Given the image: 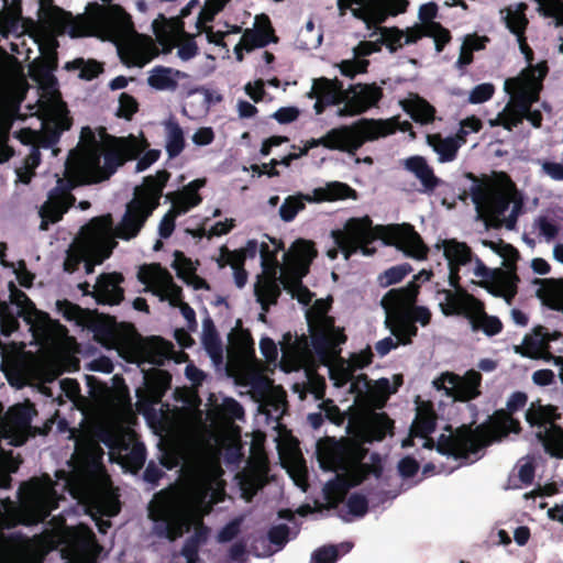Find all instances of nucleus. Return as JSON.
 Here are the masks:
<instances>
[{"label":"nucleus","instance_id":"nucleus-1","mask_svg":"<svg viewBox=\"0 0 563 563\" xmlns=\"http://www.w3.org/2000/svg\"><path fill=\"white\" fill-rule=\"evenodd\" d=\"M435 247L443 250L449 267V285L453 288L438 290V294L443 296L440 307L445 316L490 317L485 312L484 303L460 285V272L463 267L487 282L490 294L503 297L508 305L511 303L517 295L518 276L504 273L501 269H489L465 242L445 239L438 242Z\"/></svg>","mask_w":563,"mask_h":563},{"label":"nucleus","instance_id":"nucleus-2","mask_svg":"<svg viewBox=\"0 0 563 563\" xmlns=\"http://www.w3.org/2000/svg\"><path fill=\"white\" fill-rule=\"evenodd\" d=\"M465 177L473 181L470 196L485 223L494 229L505 227L514 230L522 209V200L516 199V185L510 176L499 172L495 180H481L473 173H466Z\"/></svg>","mask_w":563,"mask_h":563},{"label":"nucleus","instance_id":"nucleus-3","mask_svg":"<svg viewBox=\"0 0 563 563\" xmlns=\"http://www.w3.org/2000/svg\"><path fill=\"white\" fill-rule=\"evenodd\" d=\"M317 452L324 471L345 473L353 487L361 485L369 475L379 478L383 474L379 454L372 453L371 463H364L368 449L356 441L327 437L319 441Z\"/></svg>","mask_w":563,"mask_h":563},{"label":"nucleus","instance_id":"nucleus-4","mask_svg":"<svg viewBox=\"0 0 563 563\" xmlns=\"http://www.w3.org/2000/svg\"><path fill=\"white\" fill-rule=\"evenodd\" d=\"M170 178L166 169L144 177L142 185L134 189L133 198L125 205L124 213L117 225L112 223L113 239L130 241L135 239L146 221L158 208L164 188Z\"/></svg>","mask_w":563,"mask_h":563},{"label":"nucleus","instance_id":"nucleus-5","mask_svg":"<svg viewBox=\"0 0 563 563\" xmlns=\"http://www.w3.org/2000/svg\"><path fill=\"white\" fill-rule=\"evenodd\" d=\"M20 503L8 499L1 518V526L12 529L20 525L34 526L46 520L58 508V497L54 489L43 486L37 478L23 482L18 492Z\"/></svg>","mask_w":563,"mask_h":563},{"label":"nucleus","instance_id":"nucleus-6","mask_svg":"<svg viewBox=\"0 0 563 563\" xmlns=\"http://www.w3.org/2000/svg\"><path fill=\"white\" fill-rule=\"evenodd\" d=\"M394 120H375L362 118L350 125H341L328 131L322 137L310 139L305 145L311 148L323 146L331 151L355 155L368 141H375L396 132Z\"/></svg>","mask_w":563,"mask_h":563},{"label":"nucleus","instance_id":"nucleus-7","mask_svg":"<svg viewBox=\"0 0 563 563\" xmlns=\"http://www.w3.org/2000/svg\"><path fill=\"white\" fill-rule=\"evenodd\" d=\"M549 74L547 60L538 63L537 67L523 68L516 77L506 79L505 90L516 91V108L521 118L528 120L536 129L542 126L543 115L540 110L532 109V104L540 100L543 81Z\"/></svg>","mask_w":563,"mask_h":563},{"label":"nucleus","instance_id":"nucleus-8","mask_svg":"<svg viewBox=\"0 0 563 563\" xmlns=\"http://www.w3.org/2000/svg\"><path fill=\"white\" fill-rule=\"evenodd\" d=\"M87 327L93 333V340L109 350L133 351L142 342V335L130 322H118V319H66Z\"/></svg>","mask_w":563,"mask_h":563},{"label":"nucleus","instance_id":"nucleus-9","mask_svg":"<svg viewBox=\"0 0 563 563\" xmlns=\"http://www.w3.org/2000/svg\"><path fill=\"white\" fill-rule=\"evenodd\" d=\"M81 185H86L82 178L75 170L65 166L64 176L57 178L55 187L48 191L46 201L38 210L40 230L46 231L49 224L57 223L63 219L76 202L73 190Z\"/></svg>","mask_w":563,"mask_h":563},{"label":"nucleus","instance_id":"nucleus-10","mask_svg":"<svg viewBox=\"0 0 563 563\" xmlns=\"http://www.w3.org/2000/svg\"><path fill=\"white\" fill-rule=\"evenodd\" d=\"M87 7L88 19L103 38L119 41L133 31L131 15L119 4H112V0H101Z\"/></svg>","mask_w":563,"mask_h":563},{"label":"nucleus","instance_id":"nucleus-11","mask_svg":"<svg viewBox=\"0 0 563 563\" xmlns=\"http://www.w3.org/2000/svg\"><path fill=\"white\" fill-rule=\"evenodd\" d=\"M445 430L450 434H440L437 442L429 435L424 437L422 446L428 450L435 449L440 454L455 459H468L483 446L481 439L468 426L463 424L454 432L451 426H446Z\"/></svg>","mask_w":563,"mask_h":563},{"label":"nucleus","instance_id":"nucleus-12","mask_svg":"<svg viewBox=\"0 0 563 563\" xmlns=\"http://www.w3.org/2000/svg\"><path fill=\"white\" fill-rule=\"evenodd\" d=\"M332 238L346 260L357 252L364 255H372L375 252L374 249L368 247L374 240L372 220L368 216L351 218L343 230L332 231Z\"/></svg>","mask_w":563,"mask_h":563},{"label":"nucleus","instance_id":"nucleus-13","mask_svg":"<svg viewBox=\"0 0 563 563\" xmlns=\"http://www.w3.org/2000/svg\"><path fill=\"white\" fill-rule=\"evenodd\" d=\"M419 292L420 285L416 282L389 289L380 300L385 317H431L427 307L418 305Z\"/></svg>","mask_w":563,"mask_h":563},{"label":"nucleus","instance_id":"nucleus-14","mask_svg":"<svg viewBox=\"0 0 563 563\" xmlns=\"http://www.w3.org/2000/svg\"><path fill=\"white\" fill-rule=\"evenodd\" d=\"M139 280L170 306L183 305V289L174 283L170 273L159 263L143 264L137 272Z\"/></svg>","mask_w":563,"mask_h":563},{"label":"nucleus","instance_id":"nucleus-15","mask_svg":"<svg viewBox=\"0 0 563 563\" xmlns=\"http://www.w3.org/2000/svg\"><path fill=\"white\" fill-rule=\"evenodd\" d=\"M35 413L34 405L29 401L10 407L0 424L2 438L13 446L23 445Z\"/></svg>","mask_w":563,"mask_h":563},{"label":"nucleus","instance_id":"nucleus-16","mask_svg":"<svg viewBox=\"0 0 563 563\" xmlns=\"http://www.w3.org/2000/svg\"><path fill=\"white\" fill-rule=\"evenodd\" d=\"M384 96L383 88L373 84L351 85L345 90V101L339 108V117H354L376 107Z\"/></svg>","mask_w":563,"mask_h":563},{"label":"nucleus","instance_id":"nucleus-17","mask_svg":"<svg viewBox=\"0 0 563 563\" xmlns=\"http://www.w3.org/2000/svg\"><path fill=\"white\" fill-rule=\"evenodd\" d=\"M361 7L354 10V15L366 24L372 25L384 23L388 15L405 13L409 7V0H354Z\"/></svg>","mask_w":563,"mask_h":563},{"label":"nucleus","instance_id":"nucleus-18","mask_svg":"<svg viewBox=\"0 0 563 563\" xmlns=\"http://www.w3.org/2000/svg\"><path fill=\"white\" fill-rule=\"evenodd\" d=\"M386 243L417 260L427 258L429 252L420 234L409 223L388 225L386 228Z\"/></svg>","mask_w":563,"mask_h":563},{"label":"nucleus","instance_id":"nucleus-19","mask_svg":"<svg viewBox=\"0 0 563 563\" xmlns=\"http://www.w3.org/2000/svg\"><path fill=\"white\" fill-rule=\"evenodd\" d=\"M99 231L95 232L91 241L88 242L87 256L85 258L84 266L86 274H91L96 265L102 264L109 258L117 247L118 242L113 239L112 231V214L110 219L99 223Z\"/></svg>","mask_w":563,"mask_h":563},{"label":"nucleus","instance_id":"nucleus-20","mask_svg":"<svg viewBox=\"0 0 563 563\" xmlns=\"http://www.w3.org/2000/svg\"><path fill=\"white\" fill-rule=\"evenodd\" d=\"M101 157L102 144L97 140L91 128L84 126L80 132L78 150L70 152L65 166L77 172L79 167L86 164V168L91 170L98 167Z\"/></svg>","mask_w":563,"mask_h":563},{"label":"nucleus","instance_id":"nucleus-21","mask_svg":"<svg viewBox=\"0 0 563 563\" xmlns=\"http://www.w3.org/2000/svg\"><path fill=\"white\" fill-rule=\"evenodd\" d=\"M110 219V213H106L99 217L92 218L88 223L81 227L79 232V238L69 245L66 251V256L64 260V271L73 274L79 269V266L82 264L87 256L88 242L92 240L95 232L99 231V223L107 221Z\"/></svg>","mask_w":563,"mask_h":563},{"label":"nucleus","instance_id":"nucleus-22","mask_svg":"<svg viewBox=\"0 0 563 563\" xmlns=\"http://www.w3.org/2000/svg\"><path fill=\"white\" fill-rule=\"evenodd\" d=\"M102 156L104 159L103 166L100 165L101 158H99L96 169L90 170L86 168V164L77 169V175L82 178L86 185L98 184L109 179L129 158L124 148L115 146L109 147L106 151L102 150Z\"/></svg>","mask_w":563,"mask_h":563},{"label":"nucleus","instance_id":"nucleus-23","mask_svg":"<svg viewBox=\"0 0 563 563\" xmlns=\"http://www.w3.org/2000/svg\"><path fill=\"white\" fill-rule=\"evenodd\" d=\"M431 319H385V324L390 329L391 333L397 338L395 342L391 338H385L378 341L375 345L377 353L380 356H385L398 343L407 344L411 342V338L417 334L418 328L416 325L419 322L422 327L429 324Z\"/></svg>","mask_w":563,"mask_h":563},{"label":"nucleus","instance_id":"nucleus-24","mask_svg":"<svg viewBox=\"0 0 563 563\" xmlns=\"http://www.w3.org/2000/svg\"><path fill=\"white\" fill-rule=\"evenodd\" d=\"M311 329L314 323L323 321L325 325L333 327L335 319H306ZM346 335L343 329H334L327 332H317L311 334V346L316 354L321 358H328L331 355L340 353V345L345 343Z\"/></svg>","mask_w":563,"mask_h":563},{"label":"nucleus","instance_id":"nucleus-25","mask_svg":"<svg viewBox=\"0 0 563 563\" xmlns=\"http://www.w3.org/2000/svg\"><path fill=\"white\" fill-rule=\"evenodd\" d=\"M124 276L119 272L102 273L92 287V297L99 305L115 306L124 299Z\"/></svg>","mask_w":563,"mask_h":563},{"label":"nucleus","instance_id":"nucleus-26","mask_svg":"<svg viewBox=\"0 0 563 563\" xmlns=\"http://www.w3.org/2000/svg\"><path fill=\"white\" fill-rule=\"evenodd\" d=\"M482 375L478 372L470 371L465 378L460 380L459 377L451 373L442 374V376L434 380V385L438 389L444 387V383L448 382L452 385L453 397L459 401H470L479 396Z\"/></svg>","mask_w":563,"mask_h":563},{"label":"nucleus","instance_id":"nucleus-27","mask_svg":"<svg viewBox=\"0 0 563 563\" xmlns=\"http://www.w3.org/2000/svg\"><path fill=\"white\" fill-rule=\"evenodd\" d=\"M317 255L318 252L312 241L298 239L284 256L287 267L291 269L290 274L307 275Z\"/></svg>","mask_w":563,"mask_h":563},{"label":"nucleus","instance_id":"nucleus-28","mask_svg":"<svg viewBox=\"0 0 563 563\" xmlns=\"http://www.w3.org/2000/svg\"><path fill=\"white\" fill-rule=\"evenodd\" d=\"M404 32L405 45L415 44L423 36L431 37L438 53H441L452 40L451 32L440 22H431L426 25L416 24Z\"/></svg>","mask_w":563,"mask_h":563},{"label":"nucleus","instance_id":"nucleus-29","mask_svg":"<svg viewBox=\"0 0 563 563\" xmlns=\"http://www.w3.org/2000/svg\"><path fill=\"white\" fill-rule=\"evenodd\" d=\"M254 356V342L250 332L241 330L229 336L228 364L241 366Z\"/></svg>","mask_w":563,"mask_h":563},{"label":"nucleus","instance_id":"nucleus-30","mask_svg":"<svg viewBox=\"0 0 563 563\" xmlns=\"http://www.w3.org/2000/svg\"><path fill=\"white\" fill-rule=\"evenodd\" d=\"M156 529L159 536L170 541L181 537L186 529L184 518L168 506L162 507L155 515Z\"/></svg>","mask_w":563,"mask_h":563},{"label":"nucleus","instance_id":"nucleus-31","mask_svg":"<svg viewBox=\"0 0 563 563\" xmlns=\"http://www.w3.org/2000/svg\"><path fill=\"white\" fill-rule=\"evenodd\" d=\"M537 297L548 308L563 312V278H536Z\"/></svg>","mask_w":563,"mask_h":563},{"label":"nucleus","instance_id":"nucleus-32","mask_svg":"<svg viewBox=\"0 0 563 563\" xmlns=\"http://www.w3.org/2000/svg\"><path fill=\"white\" fill-rule=\"evenodd\" d=\"M416 404L417 413L411 427V433L416 437L424 438L435 430L438 416L432 401L421 400L418 396Z\"/></svg>","mask_w":563,"mask_h":563},{"label":"nucleus","instance_id":"nucleus-33","mask_svg":"<svg viewBox=\"0 0 563 563\" xmlns=\"http://www.w3.org/2000/svg\"><path fill=\"white\" fill-rule=\"evenodd\" d=\"M394 421L386 412L374 413L363 426L362 437L365 442L382 441L393 434Z\"/></svg>","mask_w":563,"mask_h":563},{"label":"nucleus","instance_id":"nucleus-34","mask_svg":"<svg viewBox=\"0 0 563 563\" xmlns=\"http://www.w3.org/2000/svg\"><path fill=\"white\" fill-rule=\"evenodd\" d=\"M188 78L185 71L166 66H155L147 78V84L156 90L175 91L178 87V79Z\"/></svg>","mask_w":563,"mask_h":563},{"label":"nucleus","instance_id":"nucleus-35","mask_svg":"<svg viewBox=\"0 0 563 563\" xmlns=\"http://www.w3.org/2000/svg\"><path fill=\"white\" fill-rule=\"evenodd\" d=\"M405 168L412 173L422 184L423 190L432 192L440 185V179L434 175L422 156H411L405 161Z\"/></svg>","mask_w":563,"mask_h":563},{"label":"nucleus","instance_id":"nucleus-36","mask_svg":"<svg viewBox=\"0 0 563 563\" xmlns=\"http://www.w3.org/2000/svg\"><path fill=\"white\" fill-rule=\"evenodd\" d=\"M282 287L283 285L276 280H256L254 295L262 307V312H260L257 317H266L269 307L277 303L282 294Z\"/></svg>","mask_w":563,"mask_h":563},{"label":"nucleus","instance_id":"nucleus-37","mask_svg":"<svg viewBox=\"0 0 563 563\" xmlns=\"http://www.w3.org/2000/svg\"><path fill=\"white\" fill-rule=\"evenodd\" d=\"M289 537V527L285 523H280L277 526H273L268 532L267 538L261 537L260 539H256L253 544V551L257 556H265L271 555L272 551L266 545V542L276 545L279 549L284 548L285 544L288 542Z\"/></svg>","mask_w":563,"mask_h":563},{"label":"nucleus","instance_id":"nucleus-38","mask_svg":"<svg viewBox=\"0 0 563 563\" xmlns=\"http://www.w3.org/2000/svg\"><path fill=\"white\" fill-rule=\"evenodd\" d=\"M561 418L558 407L542 405L541 400L532 401L526 411V420L531 427L545 428L549 422Z\"/></svg>","mask_w":563,"mask_h":563},{"label":"nucleus","instance_id":"nucleus-39","mask_svg":"<svg viewBox=\"0 0 563 563\" xmlns=\"http://www.w3.org/2000/svg\"><path fill=\"white\" fill-rule=\"evenodd\" d=\"M488 430L494 438H503L509 432L518 433L521 431L520 422L512 417V413L505 409H498L489 418Z\"/></svg>","mask_w":563,"mask_h":563},{"label":"nucleus","instance_id":"nucleus-40","mask_svg":"<svg viewBox=\"0 0 563 563\" xmlns=\"http://www.w3.org/2000/svg\"><path fill=\"white\" fill-rule=\"evenodd\" d=\"M115 460L123 468L132 474H136L145 464L146 448L142 442H131L129 450L118 454Z\"/></svg>","mask_w":563,"mask_h":563},{"label":"nucleus","instance_id":"nucleus-41","mask_svg":"<svg viewBox=\"0 0 563 563\" xmlns=\"http://www.w3.org/2000/svg\"><path fill=\"white\" fill-rule=\"evenodd\" d=\"M303 276L305 275L300 274L283 273L282 285L283 289L290 294L292 298H296L298 302L303 306H309L314 294L311 292L309 288L302 284Z\"/></svg>","mask_w":563,"mask_h":563},{"label":"nucleus","instance_id":"nucleus-42","mask_svg":"<svg viewBox=\"0 0 563 563\" xmlns=\"http://www.w3.org/2000/svg\"><path fill=\"white\" fill-rule=\"evenodd\" d=\"M427 143L439 155L441 163L452 162L457 156L459 143L452 136L443 137L440 133L428 134Z\"/></svg>","mask_w":563,"mask_h":563},{"label":"nucleus","instance_id":"nucleus-43","mask_svg":"<svg viewBox=\"0 0 563 563\" xmlns=\"http://www.w3.org/2000/svg\"><path fill=\"white\" fill-rule=\"evenodd\" d=\"M9 287L10 305L16 307V312L13 313L14 317H51L47 312L36 310L35 305L26 294L18 289L12 282L9 284Z\"/></svg>","mask_w":563,"mask_h":563},{"label":"nucleus","instance_id":"nucleus-44","mask_svg":"<svg viewBox=\"0 0 563 563\" xmlns=\"http://www.w3.org/2000/svg\"><path fill=\"white\" fill-rule=\"evenodd\" d=\"M316 87L319 90V97L324 99L325 104H340L344 103L345 90L343 89V84L339 79H328L325 77H321L319 79H314Z\"/></svg>","mask_w":563,"mask_h":563},{"label":"nucleus","instance_id":"nucleus-45","mask_svg":"<svg viewBox=\"0 0 563 563\" xmlns=\"http://www.w3.org/2000/svg\"><path fill=\"white\" fill-rule=\"evenodd\" d=\"M313 201H334L339 199L356 198V191L349 185L340 181H333L325 187L313 190Z\"/></svg>","mask_w":563,"mask_h":563},{"label":"nucleus","instance_id":"nucleus-46","mask_svg":"<svg viewBox=\"0 0 563 563\" xmlns=\"http://www.w3.org/2000/svg\"><path fill=\"white\" fill-rule=\"evenodd\" d=\"M153 29L159 40L165 37L167 38L169 36L183 37L186 34H189L185 30V22L180 15L167 19L165 15L161 14L159 19H156L153 22Z\"/></svg>","mask_w":563,"mask_h":563},{"label":"nucleus","instance_id":"nucleus-47","mask_svg":"<svg viewBox=\"0 0 563 563\" xmlns=\"http://www.w3.org/2000/svg\"><path fill=\"white\" fill-rule=\"evenodd\" d=\"M404 109L417 123L429 124L434 120V107L419 96H416L412 100L406 101Z\"/></svg>","mask_w":563,"mask_h":563},{"label":"nucleus","instance_id":"nucleus-48","mask_svg":"<svg viewBox=\"0 0 563 563\" xmlns=\"http://www.w3.org/2000/svg\"><path fill=\"white\" fill-rule=\"evenodd\" d=\"M99 440L109 448L112 455H118L129 450L133 439L132 434L123 431L104 429L100 431Z\"/></svg>","mask_w":563,"mask_h":563},{"label":"nucleus","instance_id":"nucleus-49","mask_svg":"<svg viewBox=\"0 0 563 563\" xmlns=\"http://www.w3.org/2000/svg\"><path fill=\"white\" fill-rule=\"evenodd\" d=\"M202 325V344L205 350L213 360L221 358L223 352L222 343L213 323V319H203Z\"/></svg>","mask_w":563,"mask_h":563},{"label":"nucleus","instance_id":"nucleus-50","mask_svg":"<svg viewBox=\"0 0 563 563\" xmlns=\"http://www.w3.org/2000/svg\"><path fill=\"white\" fill-rule=\"evenodd\" d=\"M307 201L313 202V198L301 192L288 196L279 208L280 219L285 222H291L306 208Z\"/></svg>","mask_w":563,"mask_h":563},{"label":"nucleus","instance_id":"nucleus-51","mask_svg":"<svg viewBox=\"0 0 563 563\" xmlns=\"http://www.w3.org/2000/svg\"><path fill=\"white\" fill-rule=\"evenodd\" d=\"M375 29V33H379V43L382 45H385L390 53L397 52L399 48H401L405 45V42H402V38L405 36V32L400 30L397 26H382L378 25H372V29Z\"/></svg>","mask_w":563,"mask_h":563},{"label":"nucleus","instance_id":"nucleus-52","mask_svg":"<svg viewBox=\"0 0 563 563\" xmlns=\"http://www.w3.org/2000/svg\"><path fill=\"white\" fill-rule=\"evenodd\" d=\"M166 152L170 158L177 157L185 148L186 142L184 131L177 122H168L166 124Z\"/></svg>","mask_w":563,"mask_h":563},{"label":"nucleus","instance_id":"nucleus-53","mask_svg":"<svg viewBox=\"0 0 563 563\" xmlns=\"http://www.w3.org/2000/svg\"><path fill=\"white\" fill-rule=\"evenodd\" d=\"M57 67V58L55 56L47 58L43 60L37 66V77L40 85L49 91H54L57 88L58 81L57 78L54 76L53 71Z\"/></svg>","mask_w":563,"mask_h":563},{"label":"nucleus","instance_id":"nucleus-54","mask_svg":"<svg viewBox=\"0 0 563 563\" xmlns=\"http://www.w3.org/2000/svg\"><path fill=\"white\" fill-rule=\"evenodd\" d=\"M65 68L68 70L79 69V77L85 80H92L103 71L101 63L95 59L85 60L84 58H76L66 63Z\"/></svg>","mask_w":563,"mask_h":563},{"label":"nucleus","instance_id":"nucleus-55","mask_svg":"<svg viewBox=\"0 0 563 563\" xmlns=\"http://www.w3.org/2000/svg\"><path fill=\"white\" fill-rule=\"evenodd\" d=\"M243 47L245 51L251 52L254 48H261L267 46L269 43H277L278 37L274 36L269 37L266 33L262 32L258 29H245L242 37Z\"/></svg>","mask_w":563,"mask_h":563},{"label":"nucleus","instance_id":"nucleus-56","mask_svg":"<svg viewBox=\"0 0 563 563\" xmlns=\"http://www.w3.org/2000/svg\"><path fill=\"white\" fill-rule=\"evenodd\" d=\"M240 488L242 497L246 501H252L256 494L264 487L265 482L256 472L245 473L240 477Z\"/></svg>","mask_w":563,"mask_h":563},{"label":"nucleus","instance_id":"nucleus-57","mask_svg":"<svg viewBox=\"0 0 563 563\" xmlns=\"http://www.w3.org/2000/svg\"><path fill=\"white\" fill-rule=\"evenodd\" d=\"M11 126V118L0 112V164L7 163L14 155V150L8 144Z\"/></svg>","mask_w":563,"mask_h":563},{"label":"nucleus","instance_id":"nucleus-58","mask_svg":"<svg viewBox=\"0 0 563 563\" xmlns=\"http://www.w3.org/2000/svg\"><path fill=\"white\" fill-rule=\"evenodd\" d=\"M412 271V267L408 263L391 266L378 275L377 282L380 287H388L394 284L400 283L407 275Z\"/></svg>","mask_w":563,"mask_h":563},{"label":"nucleus","instance_id":"nucleus-59","mask_svg":"<svg viewBox=\"0 0 563 563\" xmlns=\"http://www.w3.org/2000/svg\"><path fill=\"white\" fill-rule=\"evenodd\" d=\"M508 93L511 96V101L505 112L498 115L497 123L504 129L511 131L522 123L523 118H521L519 110L516 108V91L511 90Z\"/></svg>","mask_w":563,"mask_h":563},{"label":"nucleus","instance_id":"nucleus-60","mask_svg":"<svg viewBox=\"0 0 563 563\" xmlns=\"http://www.w3.org/2000/svg\"><path fill=\"white\" fill-rule=\"evenodd\" d=\"M286 406L287 401L284 391H275L261 402L262 411L268 417L275 416L277 419L284 413Z\"/></svg>","mask_w":563,"mask_h":563},{"label":"nucleus","instance_id":"nucleus-61","mask_svg":"<svg viewBox=\"0 0 563 563\" xmlns=\"http://www.w3.org/2000/svg\"><path fill=\"white\" fill-rule=\"evenodd\" d=\"M225 2L223 0H208L206 2L196 21L198 34L202 33L203 26H207V23L212 22L216 14L222 11Z\"/></svg>","mask_w":563,"mask_h":563},{"label":"nucleus","instance_id":"nucleus-62","mask_svg":"<svg viewBox=\"0 0 563 563\" xmlns=\"http://www.w3.org/2000/svg\"><path fill=\"white\" fill-rule=\"evenodd\" d=\"M499 250L498 255L503 257L505 266L508 268L507 272L504 273L515 274L517 276V262L520 258L519 251L511 244L506 243L503 239L498 240Z\"/></svg>","mask_w":563,"mask_h":563},{"label":"nucleus","instance_id":"nucleus-63","mask_svg":"<svg viewBox=\"0 0 563 563\" xmlns=\"http://www.w3.org/2000/svg\"><path fill=\"white\" fill-rule=\"evenodd\" d=\"M214 409L218 416L227 420H240L244 418L242 405L233 398H224L222 404Z\"/></svg>","mask_w":563,"mask_h":563},{"label":"nucleus","instance_id":"nucleus-64","mask_svg":"<svg viewBox=\"0 0 563 563\" xmlns=\"http://www.w3.org/2000/svg\"><path fill=\"white\" fill-rule=\"evenodd\" d=\"M369 62L364 58L344 59L339 64L340 71L343 76L353 79L357 74L367 71Z\"/></svg>","mask_w":563,"mask_h":563}]
</instances>
